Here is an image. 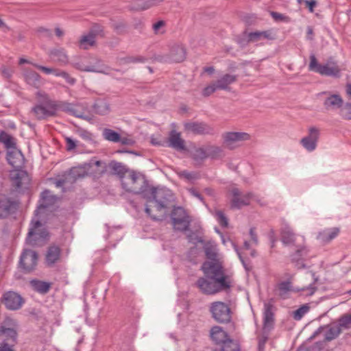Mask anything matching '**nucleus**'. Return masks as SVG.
I'll return each instance as SVG.
<instances>
[{"mask_svg":"<svg viewBox=\"0 0 351 351\" xmlns=\"http://www.w3.org/2000/svg\"><path fill=\"white\" fill-rule=\"evenodd\" d=\"M38 255L32 250H24L20 258V265L26 272L34 269L37 265Z\"/></svg>","mask_w":351,"mask_h":351,"instance_id":"4468645a","label":"nucleus"},{"mask_svg":"<svg viewBox=\"0 0 351 351\" xmlns=\"http://www.w3.org/2000/svg\"><path fill=\"white\" fill-rule=\"evenodd\" d=\"M185 130L196 134H208L211 128L204 123L189 122L184 124Z\"/></svg>","mask_w":351,"mask_h":351,"instance_id":"4be33fe9","label":"nucleus"},{"mask_svg":"<svg viewBox=\"0 0 351 351\" xmlns=\"http://www.w3.org/2000/svg\"><path fill=\"white\" fill-rule=\"evenodd\" d=\"M2 302L5 307L11 311L21 308L24 301L22 297L14 291H8L3 295Z\"/></svg>","mask_w":351,"mask_h":351,"instance_id":"f3484780","label":"nucleus"},{"mask_svg":"<svg viewBox=\"0 0 351 351\" xmlns=\"http://www.w3.org/2000/svg\"><path fill=\"white\" fill-rule=\"evenodd\" d=\"M204 250L208 260L202 264V270L205 276L212 281L201 278L197 282L198 287L206 294H215L229 289L233 283L232 275L224 269L217 244L212 241H206L204 244Z\"/></svg>","mask_w":351,"mask_h":351,"instance_id":"f257e3e1","label":"nucleus"},{"mask_svg":"<svg viewBox=\"0 0 351 351\" xmlns=\"http://www.w3.org/2000/svg\"><path fill=\"white\" fill-rule=\"evenodd\" d=\"M104 36L103 27L97 23H93L89 27V46L94 45L97 40Z\"/></svg>","mask_w":351,"mask_h":351,"instance_id":"c756f323","label":"nucleus"},{"mask_svg":"<svg viewBox=\"0 0 351 351\" xmlns=\"http://www.w3.org/2000/svg\"><path fill=\"white\" fill-rule=\"evenodd\" d=\"M210 311L215 321L226 323L230 320V309L228 304L223 302H214L210 304Z\"/></svg>","mask_w":351,"mask_h":351,"instance_id":"9d476101","label":"nucleus"},{"mask_svg":"<svg viewBox=\"0 0 351 351\" xmlns=\"http://www.w3.org/2000/svg\"><path fill=\"white\" fill-rule=\"evenodd\" d=\"M93 111L100 115L107 114L110 112V108L104 99H98L92 106Z\"/></svg>","mask_w":351,"mask_h":351,"instance_id":"f704fd0d","label":"nucleus"},{"mask_svg":"<svg viewBox=\"0 0 351 351\" xmlns=\"http://www.w3.org/2000/svg\"><path fill=\"white\" fill-rule=\"evenodd\" d=\"M271 15L273 17V19H275L276 21H289V17L278 12H272L271 13Z\"/></svg>","mask_w":351,"mask_h":351,"instance_id":"680f3d73","label":"nucleus"},{"mask_svg":"<svg viewBox=\"0 0 351 351\" xmlns=\"http://www.w3.org/2000/svg\"><path fill=\"white\" fill-rule=\"evenodd\" d=\"M80 47L86 49L88 48V35H84L80 41Z\"/></svg>","mask_w":351,"mask_h":351,"instance_id":"69168bd1","label":"nucleus"},{"mask_svg":"<svg viewBox=\"0 0 351 351\" xmlns=\"http://www.w3.org/2000/svg\"><path fill=\"white\" fill-rule=\"evenodd\" d=\"M66 147L68 151H72L78 146V142L71 137H66Z\"/></svg>","mask_w":351,"mask_h":351,"instance_id":"603ef678","label":"nucleus"},{"mask_svg":"<svg viewBox=\"0 0 351 351\" xmlns=\"http://www.w3.org/2000/svg\"><path fill=\"white\" fill-rule=\"evenodd\" d=\"M193 156L197 160H202L208 157L207 146L196 149L193 152Z\"/></svg>","mask_w":351,"mask_h":351,"instance_id":"a18cd8bd","label":"nucleus"},{"mask_svg":"<svg viewBox=\"0 0 351 351\" xmlns=\"http://www.w3.org/2000/svg\"><path fill=\"white\" fill-rule=\"evenodd\" d=\"M304 3L310 12H314V8L317 5V1L315 0H305L304 1Z\"/></svg>","mask_w":351,"mask_h":351,"instance_id":"e2e57ef3","label":"nucleus"},{"mask_svg":"<svg viewBox=\"0 0 351 351\" xmlns=\"http://www.w3.org/2000/svg\"><path fill=\"white\" fill-rule=\"evenodd\" d=\"M60 257V248L57 245H51L49 247L46 253V263L51 266L55 264Z\"/></svg>","mask_w":351,"mask_h":351,"instance_id":"7c9ffc66","label":"nucleus"},{"mask_svg":"<svg viewBox=\"0 0 351 351\" xmlns=\"http://www.w3.org/2000/svg\"><path fill=\"white\" fill-rule=\"evenodd\" d=\"M341 332V328L337 324H332L326 328L325 332V339L326 341H331L337 338Z\"/></svg>","mask_w":351,"mask_h":351,"instance_id":"58836bf2","label":"nucleus"},{"mask_svg":"<svg viewBox=\"0 0 351 351\" xmlns=\"http://www.w3.org/2000/svg\"><path fill=\"white\" fill-rule=\"evenodd\" d=\"M32 113L38 119H43L54 114V109L52 107H46L37 105L32 109Z\"/></svg>","mask_w":351,"mask_h":351,"instance_id":"2f4dec72","label":"nucleus"},{"mask_svg":"<svg viewBox=\"0 0 351 351\" xmlns=\"http://www.w3.org/2000/svg\"><path fill=\"white\" fill-rule=\"evenodd\" d=\"M186 51L184 47L182 45H173L169 51V58L171 61L180 62L185 59Z\"/></svg>","mask_w":351,"mask_h":351,"instance_id":"cd10ccee","label":"nucleus"},{"mask_svg":"<svg viewBox=\"0 0 351 351\" xmlns=\"http://www.w3.org/2000/svg\"><path fill=\"white\" fill-rule=\"evenodd\" d=\"M56 201V197L53 195L50 191L45 190L41 193L39 200V205L36 210V215H47V213L50 206L53 205Z\"/></svg>","mask_w":351,"mask_h":351,"instance_id":"dca6fc26","label":"nucleus"},{"mask_svg":"<svg viewBox=\"0 0 351 351\" xmlns=\"http://www.w3.org/2000/svg\"><path fill=\"white\" fill-rule=\"evenodd\" d=\"M180 178L188 180H192L197 178L196 174L188 171H182L179 173Z\"/></svg>","mask_w":351,"mask_h":351,"instance_id":"bf43d9fd","label":"nucleus"},{"mask_svg":"<svg viewBox=\"0 0 351 351\" xmlns=\"http://www.w3.org/2000/svg\"><path fill=\"white\" fill-rule=\"evenodd\" d=\"M237 80V76L230 74H226L216 81L220 90H226L229 85L232 84Z\"/></svg>","mask_w":351,"mask_h":351,"instance_id":"e433bc0d","label":"nucleus"},{"mask_svg":"<svg viewBox=\"0 0 351 351\" xmlns=\"http://www.w3.org/2000/svg\"><path fill=\"white\" fill-rule=\"evenodd\" d=\"M38 32L44 34L47 36H51V32L49 29L45 27H39Z\"/></svg>","mask_w":351,"mask_h":351,"instance_id":"774afa93","label":"nucleus"},{"mask_svg":"<svg viewBox=\"0 0 351 351\" xmlns=\"http://www.w3.org/2000/svg\"><path fill=\"white\" fill-rule=\"evenodd\" d=\"M276 31L273 29H268L263 31H254L247 35V39L251 43H261L264 41H271L276 38Z\"/></svg>","mask_w":351,"mask_h":351,"instance_id":"2eb2a0df","label":"nucleus"},{"mask_svg":"<svg viewBox=\"0 0 351 351\" xmlns=\"http://www.w3.org/2000/svg\"><path fill=\"white\" fill-rule=\"evenodd\" d=\"M120 142L122 145H132L134 144V140L130 136H122L120 135Z\"/></svg>","mask_w":351,"mask_h":351,"instance_id":"052dcab7","label":"nucleus"},{"mask_svg":"<svg viewBox=\"0 0 351 351\" xmlns=\"http://www.w3.org/2000/svg\"><path fill=\"white\" fill-rule=\"evenodd\" d=\"M159 193L156 192L152 199H149L146 205L145 212L154 219H159L165 213L164 202L158 201Z\"/></svg>","mask_w":351,"mask_h":351,"instance_id":"9b49d317","label":"nucleus"},{"mask_svg":"<svg viewBox=\"0 0 351 351\" xmlns=\"http://www.w3.org/2000/svg\"><path fill=\"white\" fill-rule=\"evenodd\" d=\"M23 77L25 82L32 86L38 88L42 85L41 77L34 71L24 69Z\"/></svg>","mask_w":351,"mask_h":351,"instance_id":"bb28decb","label":"nucleus"},{"mask_svg":"<svg viewBox=\"0 0 351 351\" xmlns=\"http://www.w3.org/2000/svg\"><path fill=\"white\" fill-rule=\"evenodd\" d=\"M123 189L130 193L138 194L143 192L147 187L145 176L138 172L130 171L121 180Z\"/></svg>","mask_w":351,"mask_h":351,"instance_id":"39448f33","label":"nucleus"},{"mask_svg":"<svg viewBox=\"0 0 351 351\" xmlns=\"http://www.w3.org/2000/svg\"><path fill=\"white\" fill-rule=\"evenodd\" d=\"M165 22L158 21L153 25V29L156 34H162L165 32Z\"/></svg>","mask_w":351,"mask_h":351,"instance_id":"3c124183","label":"nucleus"},{"mask_svg":"<svg viewBox=\"0 0 351 351\" xmlns=\"http://www.w3.org/2000/svg\"><path fill=\"white\" fill-rule=\"evenodd\" d=\"M73 65L75 68H77L81 71H88V65L86 64V58H84L83 61H82V62H77V61L75 60L73 62Z\"/></svg>","mask_w":351,"mask_h":351,"instance_id":"5fc2aeb1","label":"nucleus"},{"mask_svg":"<svg viewBox=\"0 0 351 351\" xmlns=\"http://www.w3.org/2000/svg\"><path fill=\"white\" fill-rule=\"evenodd\" d=\"M171 218L175 229L184 231L188 228L190 223V219L184 208L181 207L174 208Z\"/></svg>","mask_w":351,"mask_h":351,"instance_id":"f8f14e48","label":"nucleus"},{"mask_svg":"<svg viewBox=\"0 0 351 351\" xmlns=\"http://www.w3.org/2000/svg\"><path fill=\"white\" fill-rule=\"evenodd\" d=\"M215 217L221 226L226 227L228 226V219L221 210H216Z\"/></svg>","mask_w":351,"mask_h":351,"instance_id":"09e8293b","label":"nucleus"},{"mask_svg":"<svg viewBox=\"0 0 351 351\" xmlns=\"http://www.w3.org/2000/svg\"><path fill=\"white\" fill-rule=\"evenodd\" d=\"M89 171L91 176L96 178L100 177L106 171V164L101 160L93 158L89 161Z\"/></svg>","mask_w":351,"mask_h":351,"instance_id":"a878e982","label":"nucleus"},{"mask_svg":"<svg viewBox=\"0 0 351 351\" xmlns=\"http://www.w3.org/2000/svg\"><path fill=\"white\" fill-rule=\"evenodd\" d=\"M210 337L216 344L221 346V351H239L238 343L230 339L220 326H215L211 328Z\"/></svg>","mask_w":351,"mask_h":351,"instance_id":"0eeeda50","label":"nucleus"},{"mask_svg":"<svg viewBox=\"0 0 351 351\" xmlns=\"http://www.w3.org/2000/svg\"><path fill=\"white\" fill-rule=\"evenodd\" d=\"M31 285L34 290L41 293H47L50 287L49 284L47 282L36 280L31 281Z\"/></svg>","mask_w":351,"mask_h":351,"instance_id":"79ce46f5","label":"nucleus"},{"mask_svg":"<svg viewBox=\"0 0 351 351\" xmlns=\"http://www.w3.org/2000/svg\"><path fill=\"white\" fill-rule=\"evenodd\" d=\"M0 142L3 143L8 150L16 149L14 138L4 132L0 133Z\"/></svg>","mask_w":351,"mask_h":351,"instance_id":"ea45409f","label":"nucleus"},{"mask_svg":"<svg viewBox=\"0 0 351 351\" xmlns=\"http://www.w3.org/2000/svg\"><path fill=\"white\" fill-rule=\"evenodd\" d=\"M49 56L56 62L60 65H66L69 63V56L64 48H54L49 52Z\"/></svg>","mask_w":351,"mask_h":351,"instance_id":"393cba45","label":"nucleus"},{"mask_svg":"<svg viewBox=\"0 0 351 351\" xmlns=\"http://www.w3.org/2000/svg\"><path fill=\"white\" fill-rule=\"evenodd\" d=\"M223 145L230 149L239 147L243 142L249 141L250 135L243 132H226L222 134Z\"/></svg>","mask_w":351,"mask_h":351,"instance_id":"1a4fd4ad","label":"nucleus"},{"mask_svg":"<svg viewBox=\"0 0 351 351\" xmlns=\"http://www.w3.org/2000/svg\"><path fill=\"white\" fill-rule=\"evenodd\" d=\"M69 170L71 172L73 178L75 179V182L85 178L88 175V167L86 164L73 167Z\"/></svg>","mask_w":351,"mask_h":351,"instance_id":"c9c22d12","label":"nucleus"},{"mask_svg":"<svg viewBox=\"0 0 351 351\" xmlns=\"http://www.w3.org/2000/svg\"><path fill=\"white\" fill-rule=\"evenodd\" d=\"M232 206L235 208H241L243 206L247 205L250 203L252 196L250 194L245 195H241L239 191L237 189L232 191Z\"/></svg>","mask_w":351,"mask_h":351,"instance_id":"b1692460","label":"nucleus"},{"mask_svg":"<svg viewBox=\"0 0 351 351\" xmlns=\"http://www.w3.org/2000/svg\"><path fill=\"white\" fill-rule=\"evenodd\" d=\"M14 346L8 343H0V351H15Z\"/></svg>","mask_w":351,"mask_h":351,"instance_id":"0e129e2a","label":"nucleus"},{"mask_svg":"<svg viewBox=\"0 0 351 351\" xmlns=\"http://www.w3.org/2000/svg\"><path fill=\"white\" fill-rule=\"evenodd\" d=\"M319 136V129L311 127L308 135L300 140V143L308 152H313L317 147Z\"/></svg>","mask_w":351,"mask_h":351,"instance_id":"a211bd4d","label":"nucleus"},{"mask_svg":"<svg viewBox=\"0 0 351 351\" xmlns=\"http://www.w3.org/2000/svg\"><path fill=\"white\" fill-rule=\"evenodd\" d=\"M309 69L322 75L338 77L340 76L341 68L332 59H330L326 64H318L315 56L310 57Z\"/></svg>","mask_w":351,"mask_h":351,"instance_id":"423d86ee","label":"nucleus"},{"mask_svg":"<svg viewBox=\"0 0 351 351\" xmlns=\"http://www.w3.org/2000/svg\"><path fill=\"white\" fill-rule=\"evenodd\" d=\"M45 215H36L32 217L27 237V243L32 245H37V243L46 239L48 237V232L45 227Z\"/></svg>","mask_w":351,"mask_h":351,"instance_id":"7ed1b4c3","label":"nucleus"},{"mask_svg":"<svg viewBox=\"0 0 351 351\" xmlns=\"http://www.w3.org/2000/svg\"><path fill=\"white\" fill-rule=\"evenodd\" d=\"M164 0H146L145 3L141 5V8L143 10L147 9L154 6L155 5L158 4L159 3L163 1Z\"/></svg>","mask_w":351,"mask_h":351,"instance_id":"6e6d98bb","label":"nucleus"},{"mask_svg":"<svg viewBox=\"0 0 351 351\" xmlns=\"http://www.w3.org/2000/svg\"><path fill=\"white\" fill-rule=\"evenodd\" d=\"M340 328H351V315H346L342 317L339 319V323L337 324Z\"/></svg>","mask_w":351,"mask_h":351,"instance_id":"8fccbe9b","label":"nucleus"},{"mask_svg":"<svg viewBox=\"0 0 351 351\" xmlns=\"http://www.w3.org/2000/svg\"><path fill=\"white\" fill-rule=\"evenodd\" d=\"M19 202L6 197H0V217L5 218L18 208Z\"/></svg>","mask_w":351,"mask_h":351,"instance_id":"6ab92c4d","label":"nucleus"},{"mask_svg":"<svg viewBox=\"0 0 351 351\" xmlns=\"http://www.w3.org/2000/svg\"><path fill=\"white\" fill-rule=\"evenodd\" d=\"M1 73L3 78L8 80L12 77L13 71L8 67L4 66L1 68Z\"/></svg>","mask_w":351,"mask_h":351,"instance_id":"4d7b16f0","label":"nucleus"},{"mask_svg":"<svg viewBox=\"0 0 351 351\" xmlns=\"http://www.w3.org/2000/svg\"><path fill=\"white\" fill-rule=\"evenodd\" d=\"M102 134L104 138L108 141L118 143L120 141V134L111 129L105 128Z\"/></svg>","mask_w":351,"mask_h":351,"instance_id":"a19ab883","label":"nucleus"},{"mask_svg":"<svg viewBox=\"0 0 351 351\" xmlns=\"http://www.w3.org/2000/svg\"><path fill=\"white\" fill-rule=\"evenodd\" d=\"M343 102V101L339 95H330L324 101V106L327 109L339 108L341 107Z\"/></svg>","mask_w":351,"mask_h":351,"instance_id":"473e14b6","label":"nucleus"},{"mask_svg":"<svg viewBox=\"0 0 351 351\" xmlns=\"http://www.w3.org/2000/svg\"><path fill=\"white\" fill-rule=\"evenodd\" d=\"M16 342V323L11 318H6L0 327V343L15 346Z\"/></svg>","mask_w":351,"mask_h":351,"instance_id":"6e6552de","label":"nucleus"},{"mask_svg":"<svg viewBox=\"0 0 351 351\" xmlns=\"http://www.w3.org/2000/svg\"><path fill=\"white\" fill-rule=\"evenodd\" d=\"M341 116L346 119H351V104H347L341 110Z\"/></svg>","mask_w":351,"mask_h":351,"instance_id":"864d4df0","label":"nucleus"},{"mask_svg":"<svg viewBox=\"0 0 351 351\" xmlns=\"http://www.w3.org/2000/svg\"><path fill=\"white\" fill-rule=\"evenodd\" d=\"M109 167L112 171V173L118 176L121 180L123 176H125V174L130 171V170L127 169L121 163L114 161L110 163Z\"/></svg>","mask_w":351,"mask_h":351,"instance_id":"4c0bfd02","label":"nucleus"},{"mask_svg":"<svg viewBox=\"0 0 351 351\" xmlns=\"http://www.w3.org/2000/svg\"><path fill=\"white\" fill-rule=\"evenodd\" d=\"M75 182V179L73 178L70 170L64 172L62 174L59 175L54 180L53 184L57 188L64 189L66 186L71 185Z\"/></svg>","mask_w":351,"mask_h":351,"instance_id":"c85d7f7f","label":"nucleus"},{"mask_svg":"<svg viewBox=\"0 0 351 351\" xmlns=\"http://www.w3.org/2000/svg\"><path fill=\"white\" fill-rule=\"evenodd\" d=\"M169 141L171 147L178 150L184 149V141L181 138L180 133L176 132V131L171 132Z\"/></svg>","mask_w":351,"mask_h":351,"instance_id":"72a5a7b5","label":"nucleus"},{"mask_svg":"<svg viewBox=\"0 0 351 351\" xmlns=\"http://www.w3.org/2000/svg\"><path fill=\"white\" fill-rule=\"evenodd\" d=\"M281 241L285 245L289 247L294 252L291 255L293 261H298L308 252L304 237L295 234L289 226H285L282 229Z\"/></svg>","mask_w":351,"mask_h":351,"instance_id":"f03ea898","label":"nucleus"},{"mask_svg":"<svg viewBox=\"0 0 351 351\" xmlns=\"http://www.w3.org/2000/svg\"><path fill=\"white\" fill-rule=\"evenodd\" d=\"M306 279L308 280V283L302 282L300 287H297L295 288H292L291 281L282 282L279 283L278 285V294L280 296L284 297L288 292L292 291L301 292L302 295L306 296L313 295L317 290V287L316 285L317 279L311 273H308Z\"/></svg>","mask_w":351,"mask_h":351,"instance_id":"20e7f679","label":"nucleus"},{"mask_svg":"<svg viewBox=\"0 0 351 351\" xmlns=\"http://www.w3.org/2000/svg\"><path fill=\"white\" fill-rule=\"evenodd\" d=\"M32 64L36 69L40 70L41 71H43V73H45V74H47V75L51 74L52 72L53 71V68L41 66V65H39L36 63H32Z\"/></svg>","mask_w":351,"mask_h":351,"instance_id":"13d9d810","label":"nucleus"},{"mask_svg":"<svg viewBox=\"0 0 351 351\" xmlns=\"http://www.w3.org/2000/svg\"><path fill=\"white\" fill-rule=\"evenodd\" d=\"M216 82H212L207 85L202 90V95L208 97L214 93L216 90H220Z\"/></svg>","mask_w":351,"mask_h":351,"instance_id":"37998d69","label":"nucleus"},{"mask_svg":"<svg viewBox=\"0 0 351 351\" xmlns=\"http://www.w3.org/2000/svg\"><path fill=\"white\" fill-rule=\"evenodd\" d=\"M12 184L15 187L16 191L27 189L30 178L27 173L25 171L16 169L10 172V174Z\"/></svg>","mask_w":351,"mask_h":351,"instance_id":"ddd939ff","label":"nucleus"},{"mask_svg":"<svg viewBox=\"0 0 351 351\" xmlns=\"http://www.w3.org/2000/svg\"><path fill=\"white\" fill-rule=\"evenodd\" d=\"M338 228H331L325 229L319 232L317 239L322 244L330 243L332 239L336 238L339 234Z\"/></svg>","mask_w":351,"mask_h":351,"instance_id":"5701e85b","label":"nucleus"},{"mask_svg":"<svg viewBox=\"0 0 351 351\" xmlns=\"http://www.w3.org/2000/svg\"><path fill=\"white\" fill-rule=\"evenodd\" d=\"M51 74L63 77L70 84H73L75 83V80L64 71L53 69V71Z\"/></svg>","mask_w":351,"mask_h":351,"instance_id":"c03bdc74","label":"nucleus"},{"mask_svg":"<svg viewBox=\"0 0 351 351\" xmlns=\"http://www.w3.org/2000/svg\"><path fill=\"white\" fill-rule=\"evenodd\" d=\"M207 152H208V157L210 156V157L215 158V157L220 156L222 151H221V148L219 147L208 145L207 146Z\"/></svg>","mask_w":351,"mask_h":351,"instance_id":"de8ad7c7","label":"nucleus"},{"mask_svg":"<svg viewBox=\"0 0 351 351\" xmlns=\"http://www.w3.org/2000/svg\"><path fill=\"white\" fill-rule=\"evenodd\" d=\"M89 71L102 73L104 72V70L103 68V65L99 64L97 66H92L91 67L89 66Z\"/></svg>","mask_w":351,"mask_h":351,"instance_id":"338daca9","label":"nucleus"},{"mask_svg":"<svg viewBox=\"0 0 351 351\" xmlns=\"http://www.w3.org/2000/svg\"><path fill=\"white\" fill-rule=\"evenodd\" d=\"M7 160L8 163L15 169L21 168L24 164V156L17 148L8 150Z\"/></svg>","mask_w":351,"mask_h":351,"instance_id":"412c9836","label":"nucleus"},{"mask_svg":"<svg viewBox=\"0 0 351 351\" xmlns=\"http://www.w3.org/2000/svg\"><path fill=\"white\" fill-rule=\"evenodd\" d=\"M308 306L306 305H304L297 309L293 313V317L296 320H300L308 311Z\"/></svg>","mask_w":351,"mask_h":351,"instance_id":"49530a36","label":"nucleus"},{"mask_svg":"<svg viewBox=\"0 0 351 351\" xmlns=\"http://www.w3.org/2000/svg\"><path fill=\"white\" fill-rule=\"evenodd\" d=\"M273 305L268 302L264 304L263 312V331L268 333L274 327V315L273 312Z\"/></svg>","mask_w":351,"mask_h":351,"instance_id":"aec40b11","label":"nucleus"}]
</instances>
